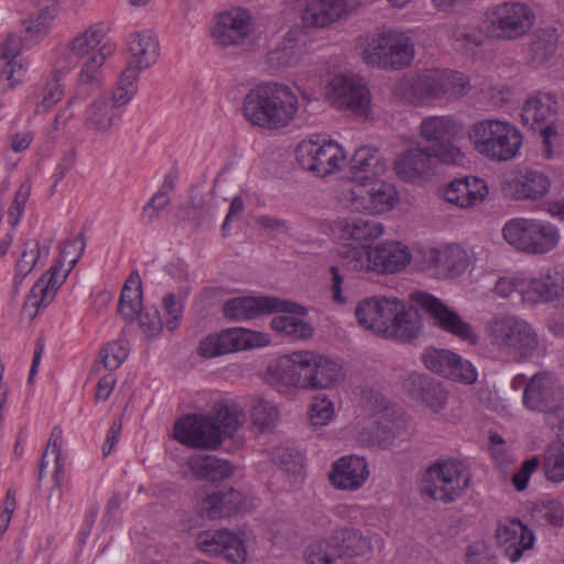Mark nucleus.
I'll return each mask as SVG.
<instances>
[{
  "instance_id": "nucleus-40",
  "label": "nucleus",
  "mask_w": 564,
  "mask_h": 564,
  "mask_svg": "<svg viewBox=\"0 0 564 564\" xmlns=\"http://www.w3.org/2000/svg\"><path fill=\"white\" fill-rule=\"evenodd\" d=\"M387 166L381 154L370 147H360L357 149L349 161L350 184L382 177Z\"/></svg>"
},
{
  "instance_id": "nucleus-19",
  "label": "nucleus",
  "mask_w": 564,
  "mask_h": 564,
  "mask_svg": "<svg viewBox=\"0 0 564 564\" xmlns=\"http://www.w3.org/2000/svg\"><path fill=\"white\" fill-rule=\"evenodd\" d=\"M492 343L516 352H533L538 348V336L531 325L514 315H495L487 325Z\"/></svg>"
},
{
  "instance_id": "nucleus-42",
  "label": "nucleus",
  "mask_w": 564,
  "mask_h": 564,
  "mask_svg": "<svg viewBox=\"0 0 564 564\" xmlns=\"http://www.w3.org/2000/svg\"><path fill=\"white\" fill-rule=\"evenodd\" d=\"M394 411H386L379 413L376 417H371L370 425L360 433V440L368 444L380 447H387L395 437L400 436L401 424L393 417Z\"/></svg>"
},
{
  "instance_id": "nucleus-26",
  "label": "nucleus",
  "mask_w": 564,
  "mask_h": 564,
  "mask_svg": "<svg viewBox=\"0 0 564 564\" xmlns=\"http://www.w3.org/2000/svg\"><path fill=\"white\" fill-rule=\"evenodd\" d=\"M196 546L209 556H224L232 564H245L248 551L245 540L227 529L205 530L197 534Z\"/></svg>"
},
{
  "instance_id": "nucleus-54",
  "label": "nucleus",
  "mask_w": 564,
  "mask_h": 564,
  "mask_svg": "<svg viewBox=\"0 0 564 564\" xmlns=\"http://www.w3.org/2000/svg\"><path fill=\"white\" fill-rule=\"evenodd\" d=\"M522 272H512L500 276L494 286V293L501 299H514L522 303Z\"/></svg>"
},
{
  "instance_id": "nucleus-31",
  "label": "nucleus",
  "mask_w": 564,
  "mask_h": 564,
  "mask_svg": "<svg viewBox=\"0 0 564 564\" xmlns=\"http://www.w3.org/2000/svg\"><path fill=\"white\" fill-rule=\"evenodd\" d=\"M437 164L441 163L427 147L410 149L398 156L395 172L400 178L414 182L434 175Z\"/></svg>"
},
{
  "instance_id": "nucleus-5",
  "label": "nucleus",
  "mask_w": 564,
  "mask_h": 564,
  "mask_svg": "<svg viewBox=\"0 0 564 564\" xmlns=\"http://www.w3.org/2000/svg\"><path fill=\"white\" fill-rule=\"evenodd\" d=\"M224 316L232 321H246L259 315L271 313H289L292 315L275 316L271 327L276 333L293 338H307L313 328L303 321L307 311L304 306L276 296H238L229 299L223 307Z\"/></svg>"
},
{
  "instance_id": "nucleus-51",
  "label": "nucleus",
  "mask_w": 564,
  "mask_h": 564,
  "mask_svg": "<svg viewBox=\"0 0 564 564\" xmlns=\"http://www.w3.org/2000/svg\"><path fill=\"white\" fill-rule=\"evenodd\" d=\"M62 78L53 75H48L46 82L42 88H35L33 95L37 99L35 106V112L42 113L48 111L58 101H61L65 95V87Z\"/></svg>"
},
{
  "instance_id": "nucleus-22",
  "label": "nucleus",
  "mask_w": 564,
  "mask_h": 564,
  "mask_svg": "<svg viewBox=\"0 0 564 564\" xmlns=\"http://www.w3.org/2000/svg\"><path fill=\"white\" fill-rule=\"evenodd\" d=\"M327 100L337 109L367 117L370 111V93L361 78L336 75L325 89Z\"/></svg>"
},
{
  "instance_id": "nucleus-4",
  "label": "nucleus",
  "mask_w": 564,
  "mask_h": 564,
  "mask_svg": "<svg viewBox=\"0 0 564 564\" xmlns=\"http://www.w3.org/2000/svg\"><path fill=\"white\" fill-rule=\"evenodd\" d=\"M299 111V98L291 87L269 82L250 89L243 97L241 113L253 127L278 131L289 127Z\"/></svg>"
},
{
  "instance_id": "nucleus-34",
  "label": "nucleus",
  "mask_w": 564,
  "mask_h": 564,
  "mask_svg": "<svg viewBox=\"0 0 564 564\" xmlns=\"http://www.w3.org/2000/svg\"><path fill=\"white\" fill-rule=\"evenodd\" d=\"M369 476L368 465L362 457L345 456L332 465L328 474L332 485L340 490H357Z\"/></svg>"
},
{
  "instance_id": "nucleus-64",
  "label": "nucleus",
  "mask_w": 564,
  "mask_h": 564,
  "mask_svg": "<svg viewBox=\"0 0 564 564\" xmlns=\"http://www.w3.org/2000/svg\"><path fill=\"white\" fill-rule=\"evenodd\" d=\"M170 202L169 194L164 191H159L150 202L143 207L142 218L147 223L156 220L161 212L166 207Z\"/></svg>"
},
{
  "instance_id": "nucleus-27",
  "label": "nucleus",
  "mask_w": 564,
  "mask_h": 564,
  "mask_svg": "<svg viewBox=\"0 0 564 564\" xmlns=\"http://www.w3.org/2000/svg\"><path fill=\"white\" fill-rule=\"evenodd\" d=\"M174 436L182 444L195 448L215 449L221 444L220 431L213 416L187 415L174 426Z\"/></svg>"
},
{
  "instance_id": "nucleus-30",
  "label": "nucleus",
  "mask_w": 564,
  "mask_h": 564,
  "mask_svg": "<svg viewBox=\"0 0 564 564\" xmlns=\"http://www.w3.org/2000/svg\"><path fill=\"white\" fill-rule=\"evenodd\" d=\"M496 539L503 555L513 563L534 544L533 532L518 519L500 523L496 531Z\"/></svg>"
},
{
  "instance_id": "nucleus-36",
  "label": "nucleus",
  "mask_w": 564,
  "mask_h": 564,
  "mask_svg": "<svg viewBox=\"0 0 564 564\" xmlns=\"http://www.w3.org/2000/svg\"><path fill=\"white\" fill-rule=\"evenodd\" d=\"M487 194L486 182L476 176L455 178L443 191L445 200L462 208L476 206Z\"/></svg>"
},
{
  "instance_id": "nucleus-29",
  "label": "nucleus",
  "mask_w": 564,
  "mask_h": 564,
  "mask_svg": "<svg viewBox=\"0 0 564 564\" xmlns=\"http://www.w3.org/2000/svg\"><path fill=\"white\" fill-rule=\"evenodd\" d=\"M52 248V240L48 238H30L21 241L14 256V270L12 282L19 286L24 279L37 267L46 263Z\"/></svg>"
},
{
  "instance_id": "nucleus-8",
  "label": "nucleus",
  "mask_w": 564,
  "mask_h": 564,
  "mask_svg": "<svg viewBox=\"0 0 564 564\" xmlns=\"http://www.w3.org/2000/svg\"><path fill=\"white\" fill-rule=\"evenodd\" d=\"M85 247L86 242L82 234L61 243L59 252L51 267L33 284L26 299V306L34 307L37 313L54 301L57 291L82 259Z\"/></svg>"
},
{
  "instance_id": "nucleus-15",
  "label": "nucleus",
  "mask_w": 564,
  "mask_h": 564,
  "mask_svg": "<svg viewBox=\"0 0 564 564\" xmlns=\"http://www.w3.org/2000/svg\"><path fill=\"white\" fill-rule=\"evenodd\" d=\"M299 164L316 176L325 177L338 172L346 163L343 145L327 135H312L295 148Z\"/></svg>"
},
{
  "instance_id": "nucleus-9",
  "label": "nucleus",
  "mask_w": 564,
  "mask_h": 564,
  "mask_svg": "<svg viewBox=\"0 0 564 564\" xmlns=\"http://www.w3.org/2000/svg\"><path fill=\"white\" fill-rule=\"evenodd\" d=\"M501 235L512 249L527 256L550 253L561 241V231L555 224L535 217L508 219Z\"/></svg>"
},
{
  "instance_id": "nucleus-58",
  "label": "nucleus",
  "mask_w": 564,
  "mask_h": 564,
  "mask_svg": "<svg viewBox=\"0 0 564 564\" xmlns=\"http://www.w3.org/2000/svg\"><path fill=\"white\" fill-rule=\"evenodd\" d=\"M30 195L31 184L29 182H23L15 192L13 200L10 204L7 213V221L11 228H15V226L20 223Z\"/></svg>"
},
{
  "instance_id": "nucleus-20",
  "label": "nucleus",
  "mask_w": 564,
  "mask_h": 564,
  "mask_svg": "<svg viewBox=\"0 0 564 564\" xmlns=\"http://www.w3.org/2000/svg\"><path fill=\"white\" fill-rule=\"evenodd\" d=\"M556 116V101L550 94L538 93L532 95L522 107V123L540 132L545 158L552 156V144L557 138Z\"/></svg>"
},
{
  "instance_id": "nucleus-16",
  "label": "nucleus",
  "mask_w": 564,
  "mask_h": 564,
  "mask_svg": "<svg viewBox=\"0 0 564 564\" xmlns=\"http://www.w3.org/2000/svg\"><path fill=\"white\" fill-rule=\"evenodd\" d=\"M256 31V18L243 7H232L215 14L209 35L221 48L240 47L250 42Z\"/></svg>"
},
{
  "instance_id": "nucleus-6",
  "label": "nucleus",
  "mask_w": 564,
  "mask_h": 564,
  "mask_svg": "<svg viewBox=\"0 0 564 564\" xmlns=\"http://www.w3.org/2000/svg\"><path fill=\"white\" fill-rule=\"evenodd\" d=\"M362 61L372 67L399 70L411 65L414 42L406 31L397 28H377L360 37Z\"/></svg>"
},
{
  "instance_id": "nucleus-32",
  "label": "nucleus",
  "mask_w": 564,
  "mask_h": 564,
  "mask_svg": "<svg viewBox=\"0 0 564 564\" xmlns=\"http://www.w3.org/2000/svg\"><path fill=\"white\" fill-rule=\"evenodd\" d=\"M550 187L551 181L543 172L527 170L511 175L503 188L517 200H536L542 198Z\"/></svg>"
},
{
  "instance_id": "nucleus-33",
  "label": "nucleus",
  "mask_w": 564,
  "mask_h": 564,
  "mask_svg": "<svg viewBox=\"0 0 564 564\" xmlns=\"http://www.w3.org/2000/svg\"><path fill=\"white\" fill-rule=\"evenodd\" d=\"M423 364L431 371L459 383L471 384L477 380L476 368L460 355H423Z\"/></svg>"
},
{
  "instance_id": "nucleus-10",
  "label": "nucleus",
  "mask_w": 564,
  "mask_h": 564,
  "mask_svg": "<svg viewBox=\"0 0 564 564\" xmlns=\"http://www.w3.org/2000/svg\"><path fill=\"white\" fill-rule=\"evenodd\" d=\"M419 132L441 164L463 166L467 161L466 153L458 145L463 139V127L453 116H427L422 119Z\"/></svg>"
},
{
  "instance_id": "nucleus-46",
  "label": "nucleus",
  "mask_w": 564,
  "mask_h": 564,
  "mask_svg": "<svg viewBox=\"0 0 564 564\" xmlns=\"http://www.w3.org/2000/svg\"><path fill=\"white\" fill-rule=\"evenodd\" d=\"M188 467L198 479L217 481L228 478L232 468L227 460L213 455H194L188 458Z\"/></svg>"
},
{
  "instance_id": "nucleus-11",
  "label": "nucleus",
  "mask_w": 564,
  "mask_h": 564,
  "mask_svg": "<svg viewBox=\"0 0 564 564\" xmlns=\"http://www.w3.org/2000/svg\"><path fill=\"white\" fill-rule=\"evenodd\" d=\"M345 259V269L350 272L397 273L411 263L412 253L401 241L384 240L373 248L354 247L348 250Z\"/></svg>"
},
{
  "instance_id": "nucleus-60",
  "label": "nucleus",
  "mask_w": 564,
  "mask_h": 564,
  "mask_svg": "<svg viewBox=\"0 0 564 564\" xmlns=\"http://www.w3.org/2000/svg\"><path fill=\"white\" fill-rule=\"evenodd\" d=\"M142 333L148 337H156L163 329V323L156 308L141 310L137 315Z\"/></svg>"
},
{
  "instance_id": "nucleus-13",
  "label": "nucleus",
  "mask_w": 564,
  "mask_h": 564,
  "mask_svg": "<svg viewBox=\"0 0 564 564\" xmlns=\"http://www.w3.org/2000/svg\"><path fill=\"white\" fill-rule=\"evenodd\" d=\"M471 475L460 460H437L424 473L420 492L433 500L451 503L468 488Z\"/></svg>"
},
{
  "instance_id": "nucleus-62",
  "label": "nucleus",
  "mask_w": 564,
  "mask_h": 564,
  "mask_svg": "<svg viewBox=\"0 0 564 564\" xmlns=\"http://www.w3.org/2000/svg\"><path fill=\"white\" fill-rule=\"evenodd\" d=\"M360 401L362 406L371 413V417H376L379 413L381 414L386 411H392V409L388 408L384 397L379 391L372 389H364Z\"/></svg>"
},
{
  "instance_id": "nucleus-48",
  "label": "nucleus",
  "mask_w": 564,
  "mask_h": 564,
  "mask_svg": "<svg viewBox=\"0 0 564 564\" xmlns=\"http://www.w3.org/2000/svg\"><path fill=\"white\" fill-rule=\"evenodd\" d=\"M140 74L135 68L124 67L109 98L115 107L122 110L134 98L139 87Z\"/></svg>"
},
{
  "instance_id": "nucleus-38",
  "label": "nucleus",
  "mask_w": 564,
  "mask_h": 564,
  "mask_svg": "<svg viewBox=\"0 0 564 564\" xmlns=\"http://www.w3.org/2000/svg\"><path fill=\"white\" fill-rule=\"evenodd\" d=\"M123 110L115 107L106 95H99L84 112V126L96 133L109 132L121 119Z\"/></svg>"
},
{
  "instance_id": "nucleus-23",
  "label": "nucleus",
  "mask_w": 564,
  "mask_h": 564,
  "mask_svg": "<svg viewBox=\"0 0 564 564\" xmlns=\"http://www.w3.org/2000/svg\"><path fill=\"white\" fill-rule=\"evenodd\" d=\"M268 334L242 327L223 329L200 340L197 352H240L270 344Z\"/></svg>"
},
{
  "instance_id": "nucleus-50",
  "label": "nucleus",
  "mask_w": 564,
  "mask_h": 564,
  "mask_svg": "<svg viewBox=\"0 0 564 564\" xmlns=\"http://www.w3.org/2000/svg\"><path fill=\"white\" fill-rule=\"evenodd\" d=\"M251 423L260 432L271 431L279 421L278 406L263 398H253L250 404Z\"/></svg>"
},
{
  "instance_id": "nucleus-3",
  "label": "nucleus",
  "mask_w": 564,
  "mask_h": 564,
  "mask_svg": "<svg viewBox=\"0 0 564 564\" xmlns=\"http://www.w3.org/2000/svg\"><path fill=\"white\" fill-rule=\"evenodd\" d=\"M358 323L386 338L412 341L422 329L419 311L394 296H373L361 301L356 308Z\"/></svg>"
},
{
  "instance_id": "nucleus-53",
  "label": "nucleus",
  "mask_w": 564,
  "mask_h": 564,
  "mask_svg": "<svg viewBox=\"0 0 564 564\" xmlns=\"http://www.w3.org/2000/svg\"><path fill=\"white\" fill-rule=\"evenodd\" d=\"M544 474L547 480L561 482L564 480V449L562 446H547L544 454Z\"/></svg>"
},
{
  "instance_id": "nucleus-43",
  "label": "nucleus",
  "mask_w": 564,
  "mask_h": 564,
  "mask_svg": "<svg viewBox=\"0 0 564 564\" xmlns=\"http://www.w3.org/2000/svg\"><path fill=\"white\" fill-rule=\"evenodd\" d=\"M300 34V29H291L283 40L268 52L267 64L270 68L279 70L299 62L302 54V45L299 41Z\"/></svg>"
},
{
  "instance_id": "nucleus-57",
  "label": "nucleus",
  "mask_w": 564,
  "mask_h": 564,
  "mask_svg": "<svg viewBox=\"0 0 564 564\" xmlns=\"http://www.w3.org/2000/svg\"><path fill=\"white\" fill-rule=\"evenodd\" d=\"M63 442V431L59 426H55L52 430L47 447L45 452L42 455V462L40 466V477L42 476L44 468L47 464V459L50 456H52L54 463H55V470H54V477L56 478L59 473H62V464H61V447Z\"/></svg>"
},
{
  "instance_id": "nucleus-14",
  "label": "nucleus",
  "mask_w": 564,
  "mask_h": 564,
  "mask_svg": "<svg viewBox=\"0 0 564 564\" xmlns=\"http://www.w3.org/2000/svg\"><path fill=\"white\" fill-rule=\"evenodd\" d=\"M398 200L399 195L394 185L381 177L349 184L341 192L340 198L346 208L370 215L390 212Z\"/></svg>"
},
{
  "instance_id": "nucleus-49",
  "label": "nucleus",
  "mask_w": 564,
  "mask_h": 564,
  "mask_svg": "<svg viewBox=\"0 0 564 564\" xmlns=\"http://www.w3.org/2000/svg\"><path fill=\"white\" fill-rule=\"evenodd\" d=\"M216 426L220 431V438L232 437L246 421L245 412L237 404H219L215 409Z\"/></svg>"
},
{
  "instance_id": "nucleus-1",
  "label": "nucleus",
  "mask_w": 564,
  "mask_h": 564,
  "mask_svg": "<svg viewBox=\"0 0 564 564\" xmlns=\"http://www.w3.org/2000/svg\"><path fill=\"white\" fill-rule=\"evenodd\" d=\"M535 20V11L529 2L501 1L486 10L484 32L468 25H456L451 32V45L456 52L476 58L481 53L485 35L495 40L514 41L529 33Z\"/></svg>"
},
{
  "instance_id": "nucleus-25",
  "label": "nucleus",
  "mask_w": 564,
  "mask_h": 564,
  "mask_svg": "<svg viewBox=\"0 0 564 564\" xmlns=\"http://www.w3.org/2000/svg\"><path fill=\"white\" fill-rule=\"evenodd\" d=\"M523 404L536 412L555 413L563 409L564 389L550 373H535L523 391Z\"/></svg>"
},
{
  "instance_id": "nucleus-56",
  "label": "nucleus",
  "mask_w": 564,
  "mask_h": 564,
  "mask_svg": "<svg viewBox=\"0 0 564 564\" xmlns=\"http://www.w3.org/2000/svg\"><path fill=\"white\" fill-rule=\"evenodd\" d=\"M162 307L165 315V327L174 332L181 325L184 313V300L174 293H167L162 299Z\"/></svg>"
},
{
  "instance_id": "nucleus-41",
  "label": "nucleus",
  "mask_w": 564,
  "mask_h": 564,
  "mask_svg": "<svg viewBox=\"0 0 564 564\" xmlns=\"http://www.w3.org/2000/svg\"><path fill=\"white\" fill-rule=\"evenodd\" d=\"M116 44L112 41L105 42L96 53L88 56L82 64L77 75V84L80 87L99 89L104 86L105 76L102 67L107 59L115 53Z\"/></svg>"
},
{
  "instance_id": "nucleus-35",
  "label": "nucleus",
  "mask_w": 564,
  "mask_h": 564,
  "mask_svg": "<svg viewBox=\"0 0 564 564\" xmlns=\"http://www.w3.org/2000/svg\"><path fill=\"white\" fill-rule=\"evenodd\" d=\"M423 259L430 268L446 272L452 278L464 273L469 265L468 253L459 245L429 248L424 252Z\"/></svg>"
},
{
  "instance_id": "nucleus-52",
  "label": "nucleus",
  "mask_w": 564,
  "mask_h": 564,
  "mask_svg": "<svg viewBox=\"0 0 564 564\" xmlns=\"http://www.w3.org/2000/svg\"><path fill=\"white\" fill-rule=\"evenodd\" d=\"M448 392L443 386V383L429 375L423 373L422 379V392L420 395V400H415L416 402H421L433 412H441L446 403H447Z\"/></svg>"
},
{
  "instance_id": "nucleus-55",
  "label": "nucleus",
  "mask_w": 564,
  "mask_h": 564,
  "mask_svg": "<svg viewBox=\"0 0 564 564\" xmlns=\"http://www.w3.org/2000/svg\"><path fill=\"white\" fill-rule=\"evenodd\" d=\"M79 59L69 44L57 47L54 52L51 75L64 79L77 66Z\"/></svg>"
},
{
  "instance_id": "nucleus-63",
  "label": "nucleus",
  "mask_w": 564,
  "mask_h": 564,
  "mask_svg": "<svg viewBox=\"0 0 564 564\" xmlns=\"http://www.w3.org/2000/svg\"><path fill=\"white\" fill-rule=\"evenodd\" d=\"M272 462L286 471H295L300 464V457L296 452L284 446H278L272 449Z\"/></svg>"
},
{
  "instance_id": "nucleus-44",
  "label": "nucleus",
  "mask_w": 564,
  "mask_h": 564,
  "mask_svg": "<svg viewBox=\"0 0 564 564\" xmlns=\"http://www.w3.org/2000/svg\"><path fill=\"white\" fill-rule=\"evenodd\" d=\"M533 59L540 64L554 59V64L564 65V40L558 41L555 29H542L531 45Z\"/></svg>"
},
{
  "instance_id": "nucleus-39",
  "label": "nucleus",
  "mask_w": 564,
  "mask_h": 564,
  "mask_svg": "<svg viewBox=\"0 0 564 564\" xmlns=\"http://www.w3.org/2000/svg\"><path fill=\"white\" fill-rule=\"evenodd\" d=\"M245 496L234 489H219L208 494L200 503V514L209 520L229 517L240 510Z\"/></svg>"
},
{
  "instance_id": "nucleus-12",
  "label": "nucleus",
  "mask_w": 564,
  "mask_h": 564,
  "mask_svg": "<svg viewBox=\"0 0 564 564\" xmlns=\"http://www.w3.org/2000/svg\"><path fill=\"white\" fill-rule=\"evenodd\" d=\"M375 544H381L377 534L364 535L357 530L341 529L329 541L311 543L306 561L308 564H349V557L370 553Z\"/></svg>"
},
{
  "instance_id": "nucleus-37",
  "label": "nucleus",
  "mask_w": 564,
  "mask_h": 564,
  "mask_svg": "<svg viewBox=\"0 0 564 564\" xmlns=\"http://www.w3.org/2000/svg\"><path fill=\"white\" fill-rule=\"evenodd\" d=\"M127 45L130 53L128 67L135 68L141 73L156 63L160 47L158 37L152 31L143 30L130 34Z\"/></svg>"
},
{
  "instance_id": "nucleus-24",
  "label": "nucleus",
  "mask_w": 564,
  "mask_h": 564,
  "mask_svg": "<svg viewBox=\"0 0 564 564\" xmlns=\"http://www.w3.org/2000/svg\"><path fill=\"white\" fill-rule=\"evenodd\" d=\"M412 302L421 306L443 330L453 334L460 340L475 345L478 340L477 334L471 326L464 322L457 313L449 310L440 299L426 292H412Z\"/></svg>"
},
{
  "instance_id": "nucleus-18",
  "label": "nucleus",
  "mask_w": 564,
  "mask_h": 564,
  "mask_svg": "<svg viewBox=\"0 0 564 564\" xmlns=\"http://www.w3.org/2000/svg\"><path fill=\"white\" fill-rule=\"evenodd\" d=\"M467 77L457 70L431 68L417 74L410 84L412 101L421 104L445 95H463Z\"/></svg>"
},
{
  "instance_id": "nucleus-47",
  "label": "nucleus",
  "mask_w": 564,
  "mask_h": 564,
  "mask_svg": "<svg viewBox=\"0 0 564 564\" xmlns=\"http://www.w3.org/2000/svg\"><path fill=\"white\" fill-rule=\"evenodd\" d=\"M142 310V284L138 274H130L121 290L118 311L127 321L132 322Z\"/></svg>"
},
{
  "instance_id": "nucleus-28",
  "label": "nucleus",
  "mask_w": 564,
  "mask_h": 564,
  "mask_svg": "<svg viewBox=\"0 0 564 564\" xmlns=\"http://www.w3.org/2000/svg\"><path fill=\"white\" fill-rule=\"evenodd\" d=\"M335 234L341 241L349 242L339 253L341 265L345 268L346 254L354 247H370L369 243L383 235L381 223L366 219L358 216L338 219L335 226Z\"/></svg>"
},
{
  "instance_id": "nucleus-2",
  "label": "nucleus",
  "mask_w": 564,
  "mask_h": 564,
  "mask_svg": "<svg viewBox=\"0 0 564 564\" xmlns=\"http://www.w3.org/2000/svg\"><path fill=\"white\" fill-rule=\"evenodd\" d=\"M344 379L343 365L330 355H280L267 369V381L281 393L291 388L332 389Z\"/></svg>"
},
{
  "instance_id": "nucleus-59",
  "label": "nucleus",
  "mask_w": 564,
  "mask_h": 564,
  "mask_svg": "<svg viewBox=\"0 0 564 564\" xmlns=\"http://www.w3.org/2000/svg\"><path fill=\"white\" fill-rule=\"evenodd\" d=\"M29 67L28 58L7 61L1 67L0 77L8 82V87L14 88L23 83Z\"/></svg>"
},
{
  "instance_id": "nucleus-21",
  "label": "nucleus",
  "mask_w": 564,
  "mask_h": 564,
  "mask_svg": "<svg viewBox=\"0 0 564 564\" xmlns=\"http://www.w3.org/2000/svg\"><path fill=\"white\" fill-rule=\"evenodd\" d=\"M522 304L555 303L564 307V268H541L534 274L522 272Z\"/></svg>"
},
{
  "instance_id": "nucleus-17",
  "label": "nucleus",
  "mask_w": 564,
  "mask_h": 564,
  "mask_svg": "<svg viewBox=\"0 0 564 564\" xmlns=\"http://www.w3.org/2000/svg\"><path fill=\"white\" fill-rule=\"evenodd\" d=\"M31 1L36 8V12L24 21L23 37L20 39L14 34H9L0 44V58L6 62L21 58L19 54L22 46L29 47L42 40L58 14V0Z\"/></svg>"
},
{
  "instance_id": "nucleus-45",
  "label": "nucleus",
  "mask_w": 564,
  "mask_h": 564,
  "mask_svg": "<svg viewBox=\"0 0 564 564\" xmlns=\"http://www.w3.org/2000/svg\"><path fill=\"white\" fill-rule=\"evenodd\" d=\"M109 32V25L105 22H97L89 25L85 31L78 33L69 42L70 50L79 56L80 59L87 58L98 51V48L108 40L106 35Z\"/></svg>"
},
{
  "instance_id": "nucleus-7",
  "label": "nucleus",
  "mask_w": 564,
  "mask_h": 564,
  "mask_svg": "<svg viewBox=\"0 0 564 564\" xmlns=\"http://www.w3.org/2000/svg\"><path fill=\"white\" fill-rule=\"evenodd\" d=\"M467 137L479 155L496 163L517 158L523 144L522 132L505 119L478 120L469 127Z\"/></svg>"
},
{
  "instance_id": "nucleus-61",
  "label": "nucleus",
  "mask_w": 564,
  "mask_h": 564,
  "mask_svg": "<svg viewBox=\"0 0 564 564\" xmlns=\"http://www.w3.org/2000/svg\"><path fill=\"white\" fill-rule=\"evenodd\" d=\"M467 564H497L494 550L484 541H476L469 545L466 553Z\"/></svg>"
}]
</instances>
